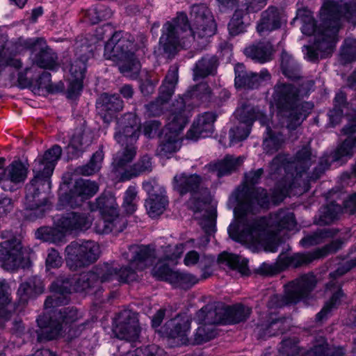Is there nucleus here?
<instances>
[{
  "instance_id": "45",
  "label": "nucleus",
  "mask_w": 356,
  "mask_h": 356,
  "mask_svg": "<svg viewBox=\"0 0 356 356\" xmlns=\"http://www.w3.org/2000/svg\"><path fill=\"white\" fill-rule=\"evenodd\" d=\"M12 309L13 305L10 302L6 286L0 283V325L9 318Z\"/></svg>"
},
{
  "instance_id": "58",
  "label": "nucleus",
  "mask_w": 356,
  "mask_h": 356,
  "mask_svg": "<svg viewBox=\"0 0 356 356\" xmlns=\"http://www.w3.org/2000/svg\"><path fill=\"white\" fill-rule=\"evenodd\" d=\"M258 111L252 108L247 111L244 112L241 115V120L246 126L245 129L243 134H250L253 123L257 121V115Z\"/></svg>"
},
{
  "instance_id": "18",
  "label": "nucleus",
  "mask_w": 356,
  "mask_h": 356,
  "mask_svg": "<svg viewBox=\"0 0 356 356\" xmlns=\"http://www.w3.org/2000/svg\"><path fill=\"white\" fill-rule=\"evenodd\" d=\"M234 86L236 89H255L261 82L270 78L267 69H262L260 72H248L245 65L238 63L234 66Z\"/></svg>"
},
{
  "instance_id": "59",
  "label": "nucleus",
  "mask_w": 356,
  "mask_h": 356,
  "mask_svg": "<svg viewBox=\"0 0 356 356\" xmlns=\"http://www.w3.org/2000/svg\"><path fill=\"white\" fill-rule=\"evenodd\" d=\"M22 62L19 58H15L11 56H6L4 53L3 58L1 59L0 63V76H2L3 72L5 71L7 67H12L16 70H19L22 67Z\"/></svg>"
},
{
  "instance_id": "19",
  "label": "nucleus",
  "mask_w": 356,
  "mask_h": 356,
  "mask_svg": "<svg viewBox=\"0 0 356 356\" xmlns=\"http://www.w3.org/2000/svg\"><path fill=\"white\" fill-rule=\"evenodd\" d=\"M29 165L21 161H14L0 173V186L4 191H13L24 182Z\"/></svg>"
},
{
  "instance_id": "49",
  "label": "nucleus",
  "mask_w": 356,
  "mask_h": 356,
  "mask_svg": "<svg viewBox=\"0 0 356 356\" xmlns=\"http://www.w3.org/2000/svg\"><path fill=\"white\" fill-rule=\"evenodd\" d=\"M124 356H166V355L163 349L155 345H151L129 351Z\"/></svg>"
},
{
  "instance_id": "55",
  "label": "nucleus",
  "mask_w": 356,
  "mask_h": 356,
  "mask_svg": "<svg viewBox=\"0 0 356 356\" xmlns=\"http://www.w3.org/2000/svg\"><path fill=\"white\" fill-rule=\"evenodd\" d=\"M341 19L347 22L356 24V3L346 2L341 5Z\"/></svg>"
},
{
  "instance_id": "27",
  "label": "nucleus",
  "mask_w": 356,
  "mask_h": 356,
  "mask_svg": "<svg viewBox=\"0 0 356 356\" xmlns=\"http://www.w3.org/2000/svg\"><path fill=\"white\" fill-rule=\"evenodd\" d=\"M217 118L216 113L211 111L198 115L186 134H213L214 131L213 124Z\"/></svg>"
},
{
  "instance_id": "62",
  "label": "nucleus",
  "mask_w": 356,
  "mask_h": 356,
  "mask_svg": "<svg viewBox=\"0 0 356 356\" xmlns=\"http://www.w3.org/2000/svg\"><path fill=\"white\" fill-rule=\"evenodd\" d=\"M142 127L143 131L142 134H163L161 127V122L159 120H149L145 121Z\"/></svg>"
},
{
  "instance_id": "40",
  "label": "nucleus",
  "mask_w": 356,
  "mask_h": 356,
  "mask_svg": "<svg viewBox=\"0 0 356 356\" xmlns=\"http://www.w3.org/2000/svg\"><path fill=\"white\" fill-rule=\"evenodd\" d=\"M42 291V282L39 279L34 278L28 282L22 284L17 293L21 300L26 302L29 298L41 293Z\"/></svg>"
},
{
  "instance_id": "54",
  "label": "nucleus",
  "mask_w": 356,
  "mask_h": 356,
  "mask_svg": "<svg viewBox=\"0 0 356 356\" xmlns=\"http://www.w3.org/2000/svg\"><path fill=\"white\" fill-rule=\"evenodd\" d=\"M355 149L356 142L353 141V138H348L338 148L335 157L337 159H341L343 157H350L353 155Z\"/></svg>"
},
{
  "instance_id": "11",
  "label": "nucleus",
  "mask_w": 356,
  "mask_h": 356,
  "mask_svg": "<svg viewBox=\"0 0 356 356\" xmlns=\"http://www.w3.org/2000/svg\"><path fill=\"white\" fill-rule=\"evenodd\" d=\"M67 264L72 268L95 262L99 254V247L94 241L72 243L66 248Z\"/></svg>"
},
{
  "instance_id": "8",
  "label": "nucleus",
  "mask_w": 356,
  "mask_h": 356,
  "mask_svg": "<svg viewBox=\"0 0 356 356\" xmlns=\"http://www.w3.org/2000/svg\"><path fill=\"white\" fill-rule=\"evenodd\" d=\"M78 318V313L76 309H65L63 312L60 311L55 314L54 319L49 321L46 316L38 318V324L40 327L38 330V339L40 340H51L58 337H65L64 333L67 330V339H71L74 334H72V328L70 323Z\"/></svg>"
},
{
  "instance_id": "57",
  "label": "nucleus",
  "mask_w": 356,
  "mask_h": 356,
  "mask_svg": "<svg viewBox=\"0 0 356 356\" xmlns=\"http://www.w3.org/2000/svg\"><path fill=\"white\" fill-rule=\"evenodd\" d=\"M159 83L158 79H152L150 76L142 79L139 81V88L143 96H149L152 95Z\"/></svg>"
},
{
  "instance_id": "37",
  "label": "nucleus",
  "mask_w": 356,
  "mask_h": 356,
  "mask_svg": "<svg viewBox=\"0 0 356 356\" xmlns=\"http://www.w3.org/2000/svg\"><path fill=\"white\" fill-rule=\"evenodd\" d=\"M246 15L243 13L241 10L237 8L234 10L228 24L227 29L229 34L232 36H236L247 31L248 23L245 22Z\"/></svg>"
},
{
  "instance_id": "46",
  "label": "nucleus",
  "mask_w": 356,
  "mask_h": 356,
  "mask_svg": "<svg viewBox=\"0 0 356 356\" xmlns=\"http://www.w3.org/2000/svg\"><path fill=\"white\" fill-rule=\"evenodd\" d=\"M218 261L225 264L231 268L238 270L243 273L245 272L246 261L245 259L241 261L240 258L236 254L227 252L222 253L219 255Z\"/></svg>"
},
{
  "instance_id": "30",
  "label": "nucleus",
  "mask_w": 356,
  "mask_h": 356,
  "mask_svg": "<svg viewBox=\"0 0 356 356\" xmlns=\"http://www.w3.org/2000/svg\"><path fill=\"white\" fill-rule=\"evenodd\" d=\"M159 194H152L146 200L145 207L151 218L160 216L165 211L168 200L165 197V190L163 186H158Z\"/></svg>"
},
{
  "instance_id": "56",
  "label": "nucleus",
  "mask_w": 356,
  "mask_h": 356,
  "mask_svg": "<svg viewBox=\"0 0 356 356\" xmlns=\"http://www.w3.org/2000/svg\"><path fill=\"white\" fill-rule=\"evenodd\" d=\"M175 86L162 83L159 88V96L156 99L161 105L167 104L175 93Z\"/></svg>"
},
{
  "instance_id": "36",
  "label": "nucleus",
  "mask_w": 356,
  "mask_h": 356,
  "mask_svg": "<svg viewBox=\"0 0 356 356\" xmlns=\"http://www.w3.org/2000/svg\"><path fill=\"white\" fill-rule=\"evenodd\" d=\"M245 54L254 62L265 63L271 59L270 48L263 43L253 44L245 49Z\"/></svg>"
},
{
  "instance_id": "22",
  "label": "nucleus",
  "mask_w": 356,
  "mask_h": 356,
  "mask_svg": "<svg viewBox=\"0 0 356 356\" xmlns=\"http://www.w3.org/2000/svg\"><path fill=\"white\" fill-rule=\"evenodd\" d=\"M200 184V178L197 175H186L184 173L177 175L174 177L173 188L181 195L188 192H195L198 188ZM196 194L193 193V197L188 202V206L195 211L200 209L202 204L209 202L210 197L204 201H197L196 202Z\"/></svg>"
},
{
  "instance_id": "29",
  "label": "nucleus",
  "mask_w": 356,
  "mask_h": 356,
  "mask_svg": "<svg viewBox=\"0 0 356 356\" xmlns=\"http://www.w3.org/2000/svg\"><path fill=\"white\" fill-rule=\"evenodd\" d=\"M280 68L282 74L288 79L297 81L301 79V66L295 58L286 51L281 54Z\"/></svg>"
},
{
  "instance_id": "44",
  "label": "nucleus",
  "mask_w": 356,
  "mask_h": 356,
  "mask_svg": "<svg viewBox=\"0 0 356 356\" xmlns=\"http://www.w3.org/2000/svg\"><path fill=\"white\" fill-rule=\"evenodd\" d=\"M172 27L174 31L186 32L191 29V24L189 22L188 16L184 12H179L177 16L174 17L171 22L168 21L163 25V29L165 28L170 29Z\"/></svg>"
},
{
  "instance_id": "14",
  "label": "nucleus",
  "mask_w": 356,
  "mask_h": 356,
  "mask_svg": "<svg viewBox=\"0 0 356 356\" xmlns=\"http://www.w3.org/2000/svg\"><path fill=\"white\" fill-rule=\"evenodd\" d=\"M61 193L59 197V209H64L67 207H75L81 205L84 200L93 196L98 191V186L93 181L86 179L78 180L69 194Z\"/></svg>"
},
{
  "instance_id": "38",
  "label": "nucleus",
  "mask_w": 356,
  "mask_h": 356,
  "mask_svg": "<svg viewBox=\"0 0 356 356\" xmlns=\"http://www.w3.org/2000/svg\"><path fill=\"white\" fill-rule=\"evenodd\" d=\"M168 327L171 337H184L190 330V321L186 316H178L168 323Z\"/></svg>"
},
{
  "instance_id": "60",
  "label": "nucleus",
  "mask_w": 356,
  "mask_h": 356,
  "mask_svg": "<svg viewBox=\"0 0 356 356\" xmlns=\"http://www.w3.org/2000/svg\"><path fill=\"white\" fill-rule=\"evenodd\" d=\"M216 335V333L213 328H207L204 325L200 326L197 328L195 340L197 343H202L211 340Z\"/></svg>"
},
{
  "instance_id": "34",
  "label": "nucleus",
  "mask_w": 356,
  "mask_h": 356,
  "mask_svg": "<svg viewBox=\"0 0 356 356\" xmlns=\"http://www.w3.org/2000/svg\"><path fill=\"white\" fill-rule=\"evenodd\" d=\"M218 64V58L216 56H202L196 63L195 74L201 78L213 75L217 71Z\"/></svg>"
},
{
  "instance_id": "48",
  "label": "nucleus",
  "mask_w": 356,
  "mask_h": 356,
  "mask_svg": "<svg viewBox=\"0 0 356 356\" xmlns=\"http://www.w3.org/2000/svg\"><path fill=\"white\" fill-rule=\"evenodd\" d=\"M268 0H245L237 8L241 10L243 13L248 16L252 13H256L261 10L267 4Z\"/></svg>"
},
{
  "instance_id": "4",
  "label": "nucleus",
  "mask_w": 356,
  "mask_h": 356,
  "mask_svg": "<svg viewBox=\"0 0 356 356\" xmlns=\"http://www.w3.org/2000/svg\"><path fill=\"white\" fill-rule=\"evenodd\" d=\"M121 31H115L105 43L104 56L106 60L117 62L122 74L138 73L141 65L136 52L138 49L134 38L129 39Z\"/></svg>"
},
{
  "instance_id": "7",
  "label": "nucleus",
  "mask_w": 356,
  "mask_h": 356,
  "mask_svg": "<svg viewBox=\"0 0 356 356\" xmlns=\"http://www.w3.org/2000/svg\"><path fill=\"white\" fill-rule=\"evenodd\" d=\"M165 252L166 255L164 259L159 261L153 268L152 274L154 277L183 288L190 287L198 282V279L195 276L172 270L165 264L167 261L172 265L177 264V260L180 258L184 252L183 245L168 246Z\"/></svg>"
},
{
  "instance_id": "50",
  "label": "nucleus",
  "mask_w": 356,
  "mask_h": 356,
  "mask_svg": "<svg viewBox=\"0 0 356 356\" xmlns=\"http://www.w3.org/2000/svg\"><path fill=\"white\" fill-rule=\"evenodd\" d=\"M83 89V79L71 78L67 86L66 97L69 99H78Z\"/></svg>"
},
{
  "instance_id": "43",
  "label": "nucleus",
  "mask_w": 356,
  "mask_h": 356,
  "mask_svg": "<svg viewBox=\"0 0 356 356\" xmlns=\"http://www.w3.org/2000/svg\"><path fill=\"white\" fill-rule=\"evenodd\" d=\"M136 254L131 262V267L138 270L144 269L149 264H152L153 257L152 250L147 247H141L134 251Z\"/></svg>"
},
{
  "instance_id": "9",
  "label": "nucleus",
  "mask_w": 356,
  "mask_h": 356,
  "mask_svg": "<svg viewBox=\"0 0 356 356\" xmlns=\"http://www.w3.org/2000/svg\"><path fill=\"white\" fill-rule=\"evenodd\" d=\"M250 314V309L243 305L218 310L209 309L207 307L200 309L197 316L199 323L226 324L235 323L245 320Z\"/></svg>"
},
{
  "instance_id": "1",
  "label": "nucleus",
  "mask_w": 356,
  "mask_h": 356,
  "mask_svg": "<svg viewBox=\"0 0 356 356\" xmlns=\"http://www.w3.org/2000/svg\"><path fill=\"white\" fill-rule=\"evenodd\" d=\"M269 202L264 189L257 188L252 191L234 209V221L228 227L229 236L250 248L275 252L280 243L277 232L281 228L293 229L296 221L293 213L289 211H281L268 219L251 221L249 214L259 207H266Z\"/></svg>"
},
{
  "instance_id": "61",
  "label": "nucleus",
  "mask_w": 356,
  "mask_h": 356,
  "mask_svg": "<svg viewBox=\"0 0 356 356\" xmlns=\"http://www.w3.org/2000/svg\"><path fill=\"white\" fill-rule=\"evenodd\" d=\"M245 135H216L215 139L225 147H230L234 145L236 140H245Z\"/></svg>"
},
{
  "instance_id": "41",
  "label": "nucleus",
  "mask_w": 356,
  "mask_h": 356,
  "mask_svg": "<svg viewBox=\"0 0 356 356\" xmlns=\"http://www.w3.org/2000/svg\"><path fill=\"white\" fill-rule=\"evenodd\" d=\"M336 42L337 40L332 38L330 42L331 43L323 42L320 46H317L314 41L312 45L305 46L307 49V60L312 63H318L319 60V52H325L327 51L329 54H330L335 47Z\"/></svg>"
},
{
  "instance_id": "26",
  "label": "nucleus",
  "mask_w": 356,
  "mask_h": 356,
  "mask_svg": "<svg viewBox=\"0 0 356 356\" xmlns=\"http://www.w3.org/2000/svg\"><path fill=\"white\" fill-rule=\"evenodd\" d=\"M282 26L281 13L277 7L270 6L263 11L257 25V31L261 34L278 30Z\"/></svg>"
},
{
  "instance_id": "63",
  "label": "nucleus",
  "mask_w": 356,
  "mask_h": 356,
  "mask_svg": "<svg viewBox=\"0 0 356 356\" xmlns=\"http://www.w3.org/2000/svg\"><path fill=\"white\" fill-rule=\"evenodd\" d=\"M349 103L346 92L340 90L336 92L333 99V108L341 109L343 111L348 107Z\"/></svg>"
},
{
  "instance_id": "16",
  "label": "nucleus",
  "mask_w": 356,
  "mask_h": 356,
  "mask_svg": "<svg viewBox=\"0 0 356 356\" xmlns=\"http://www.w3.org/2000/svg\"><path fill=\"white\" fill-rule=\"evenodd\" d=\"M341 5L333 0L325 1L320 9L321 27L325 29L336 40L341 26Z\"/></svg>"
},
{
  "instance_id": "17",
  "label": "nucleus",
  "mask_w": 356,
  "mask_h": 356,
  "mask_svg": "<svg viewBox=\"0 0 356 356\" xmlns=\"http://www.w3.org/2000/svg\"><path fill=\"white\" fill-rule=\"evenodd\" d=\"M140 328L137 314L130 310L122 312L115 321L113 333L116 337L127 341L136 340Z\"/></svg>"
},
{
  "instance_id": "52",
  "label": "nucleus",
  "mask_w": 356,
  "mask_h": 356,
  "mask_svg": "<svg viewBox=\"0 0 356 356\" xmlns=\"http://www.w3.org/2000/svg\"><path fill=\"white\" fill-rule=\"evenodd\" d=\"M343 296L341 290H338L337 292L332 297L331 300L325 304L321 311L317 314V319L319 321L323 320L327 315L334 308H337L340 305V298Z\"/></svg>"
},
{
  "instance_id": "3",
  "label": "nucleus",
  "mask_w": 356,
  "mask_h": 356,
  "mask_svg": "<svg viewBox=\"0 0 356 356\" xmlns=\"http://www.w3.org/2000/svg\"><path fill=\"white\" fill-rule=\"evenodd\" d=\"M61 155V149L54 146L43 155L38 156L33 163V177L26 186V200L31 209L41 205L40 199L44 200L51 188V177L56 162Z\"/></svg>"
},
{
  "instance_id": "24",
  "label": "nucleus",
  "mask_w": 356,
  "mask_h": 356,
  "mask_svg": "<svg viewBox=\"0 0 356 356\" xmlns=\"http://www.w3.org/2000/svg\"><path fill=\"white\" fill-rule=\"evenodd\" d=\"M316 279L313 275H306L286 286V294L289 302H296L314 287Z\"/></svg>"
},
{
  "instance_id": "39",
  "label": "nucleus",
  "mask_w": 356,
  "mask_h": 356,
  "mask_svg": "<svg viewBox=\"0 0 356 356\" xmlns=\"http://www.w3.org/2000/svg\"><path fill=\"white\" fill-rule=\"evenodd\" d=\"M113 12L108 6L103 3H98L87 11V16L92 24H97L102 21L110 19Z\"/></svg>"
},
{
  "instance_id": "32",
  "label": "nucleus",
  "mask_w": 356,
  "mask_h": 356,
  "mask_svg": "<svg viewBox=\"0 0 356 356\" xmlns=\"http://www.w3.org/2000/svg\"><path fill=\"white\" fill-rule=\"evenodd\" d=\"M119 129L114 134H141L142 124L140 118L135 113H127L117 120Z\"/></svg>"
},
{
  "instance_id": "5",
  "label": "nucleus",
  "mask_w": 356,
  "mask_h": 356,
  "mask_svg": "<svg viewBox=\"0 0 356 356\" xmlns=\"http://www.w3.org/2000/svg\"><path fill=\"white\" fill-rule=\"evenodd\" d=\"M200 87L194 86L178 99H175L169 109L168 122L165 125L168 134H182L189 122L192 112L199 106Z\"/></svg>"
},
{
  "instance_id": "33",
  "label": "nucleus",
  "mask_w": 356,
  "mask_h": 356,
  "mask_svg": "<svg viewBox=\"0 0 356 356\" xmlns=\"http://www.w3.org/2000/svg\"><path fill=\"white\" fill-rule=\"evenodd\" d=\"M243 158L241 156H226L223 160L210 163L207 168L210 171L216 173L217 177H221L239 166L243 162Z\"/></svg>"
},
{
  "instance_id": "25",
  "label": "nucleus",
  "mask_w": 356,
  "mask_h": 356,
  "mask_svg": "<svg viewBox=\"0 0 356 356\" xmlns=\"http://www.w3.org/2000/svg\"><path fill=\"white\" fill-rule=\"evenodd\" d=\"M160 145L157 149V154L161 158H170L173 153L178 151L184 138L179 135H160ZM200 138V135H186L185 139L188 141H197Z\"/></svg>"
},
{
  "instance_id": "21",
  "label": "nucleus",
  "mask_w": 356,
  "mask_h": 356,
  "mask_svg": "<svg viewBox=\"0 0 356 356\" xmlns=\"http://www.w3.org/2000/svg\"><path fill=\"white\" fill-rule=\"evenodd\" d=\"M96 108L103 122L109 124L124 108V102L120 95L104 92L97 99Z\"/></svg>"
},
{
  "instance_id": "28",
  "label": "nucleus",
  "mask_w": 356,
  "mask_h": 356,
  "mask_svg": "<svg viewBox=\"0 0 356 356\" xmlns=\"http://www.w3.org/2000/svg\"><path fill=\"white\" fill-rule=\"evenodd\" d=\"M159 44L162 47L163 53L168 57H174L179 51V35L177 31L170 29L162 28V35L159 38Z\"/></svg>"
},
{
  "instance_id": "53",
  "label": "nucleus",
  "mask_w": 356,
  "mask_h": 356,
  "mask_svg": "<svg viewBox=\"0 0 356 356\" xmlns=\"http://www.w3.org/2000/svg\"><path fill=\"white\" fill-rule=\"evenodd\" d=\"M103 160V152L102 151L96 152L88 165L84 166L81 172L85 175H91L93 173L96 172L100 169L101 163Z\"/></svg>"
},
{
  "instance_id": "47",
  "label": "nucleus",
  "mask_w": 356,
  "mask_h": 356,
  "mask_svg": "<svg viewBox=\"0 0 356 356\" xmlns=\"http://www.w3.org/2000/svg\"><path fill=\"white\" fill-rule=\"evenodd\" d=\"M341 58L346 63L356 60V40L346 39L341 49Z\"/></svg>"
},
{
  "instance_id": "23",
  "label": "nucleus",
  "mask_w": 356,
  "mask_h": 356,
  "mask_svg": "<svg viewBox=\"0 0 356 356\" xmlns=\"http://www.w3.org/2000/svg\"><path fill=\"white\" fill-rule=\"evenodd\" d=\"M191 17L200 30L198 34L200 38H209L216 34L217 24L209 10L203 4H195L191 7Z\"/></svg>"
},
{
  "instance_id": "6",
  "label": "nucleus",
  "mask_w": 356,
  "mask_h": 356,
  "mask_svg": "<svg viewBox=\"0 0 356 356\" xmlns=\"http://www.w3.org/2000/svg\"><path fill=\"white\" fill-rule=\"evenodd\" d=\"M92 223V218L85 213H67L62 218L54 220V227H41L35 232L38 238L45 241L58 242L65 234L72 230H86Z\"/></svg>"
},
{
  "instance_id": "35",
  "label": "nucleus",
  "mask_w": 356,
  "mask_h": 356,
  "mask_svg": "<svg viewBox=\"0 0 356 356\" xmlns=\"http://www.w3.org/2000/svg\"><path fill=\"white\" fill-rule=\"evenodd\" d=\"M94 56L92 49L81 54L77 58L72 62L70 68L71 78L85 79L89 60Z\"/></svg>"
},
{
  "instance_id": "10",
  "label": "nucleus",
  "mask_w": 356,
  "mask_h": 356,
  "mask_svg": "<svg viewBox=\"0 0 356 356\" xmlns=\"http://www.w3.org/2000/svg\"><path fill=\"white\" fill-rule=\"evenodd\" d=\"M96 203V209L100 211L102 215L101 218L97 220L95 224L96 232L107 234L114 230L122 231L121 226L118 227L120 218L115 199L111 195L101 197L97 199Z\"/></svg>"
},
{
  "instance_id": "2",
  "label": "nucleus",
  "mask_w": 356,
  "mask_h": 356,
  "mask_svg": "<svg viewBox=\"0 0 356 356\" xmlns=\"http://www.w3.org/2000/svg\"><path fill=\"white\" fill-rule=\"evenodd\" d=\"M136 279L135 273L127 268L118 270L113 265L104 264L97 268L95 271L81 275V279L78 280L74 285L69 280H57L52 284L51 289L55 293L53 297L48 298L44 306L46 308L64 304L65 300H60L59 295L65 296L72 291H81L95 284L108 282L116 280L118 282H130ZM65 299V296L64 297Z\"/></svg>"
},
{
  "instance_id": "64",
  "label": "nucleus",
  "mask_w": 356,
  "mask_h": 356,
  "mask_svg": "<svg viewBox=\"0 0 356 356\" xmlns=\"http://www.w3.org/2000/svg\"><path fill=\"white\" fill-rule=\"evenodd\" d=\"M62 264L61 257L55 250H49L46 259V266L48 270L59 267Z\"/></svg>"
},
{
  "instance_id": "31",
  "label": "nucleus",
  "mask_w": 356,
  "mask_h": 356,
  "mask_svg": "<svg viewBox=\"0 0 356 356\" xmlns=\"http://www.w3.org/2000/svg\"><path fill=\"white\" fill-rule=\"evenodd\" d=\"M57 54L49 46L41 48L35 55L33 62L40 68L56 71L58 68Z\"/></svg>"
},
{
  "instance_id": "15",
  "label": "nucleus",
  "mask_w": 356,
  "mask_h": 356,
  "mask_svg": "<svg viewBox=\"0 0 356 356\" xmlns=\"http://www.w3.org/2000/svg\"><path fill=\"white\" fill-rule=\"evenodd\" d=\"M26 257L27 251L23 250L19 238L4 241L0 245V261L7 270L24 267L23 261Z\"/></svg>"
},
{
  "instance_id": "42",
  "label": "nucleus",
  "mask_w": 356,
  "mask_h": 356,
  "mask_svg": "<svg viewBox=\"0 0 356 356\" xmlns=\"http://www.w3.org/2000/svg\"><path fill=\"white\" fill-rule=\"evenodd\" d=\"M151 170V159L147 156H145L134 166L129 167V170H126L122 174V181L129 180L143 172H149Z\"/></svg>"
},
{
  "instance_id": "12",
  "label": "nucleus",
  "mask_w": 356,
  "mask_h": 356,
  "mask_svg": "<svg viewBox=\"0 0 356 356\" xmlns=\"http://www.w3.org/2000/svg\"><path fill=\"white\" fill-rule=\"evenodd\" d=\"M115 139L121 143L120 149L114 155L113 161V173L116 178L122 181V174L129 170L127 165L136 156V149L134 143L137 140L136 135H115Z\"/></svg>"
},
{
  "instance_id": "20",
  "label": "nucleus",
  "mask_w": 356,
  "mask_h": 356,
  "mask_svg": "<svg viewBox=\"0 0 356 356\" xmlns=\"http://www.w3.org/2000/svg\"><path fill=\"white\" fill-rule=\"evenodd\" d=\"M296 16L302 22V33L307 36L314 35L315 44L317 46H320L323 42L331 43L332 37L330 35L325 29L321 27V22L318 24L309 10L298 9Z\"/></svg>"
},
{
  "instance_id": "51",
  "label": "nucleus",
  "mask_w": 356,
  "mask_h": 356,
  "mask_svg": "<svg viewBox=\"0 0 356 356\" xmlns=\"http://www.w3.org/2000/svg\"><path fill=\"white\" fill-rule=\"evenodd\" d=\"M137 192L135 187L130 186L125 192L123 207L127 213H133L137 208Z\"/></svg>"
},
{
  "instance_id": "13",
  "label": "nucleus",
  "mask_w": 356,
  "mask_h": 356,
  "mask_svg": "<svg viewBox=\"0 0 356 356\" xmlns=\"http://www.w3.org/2000/svg\"><path fill=\"white\" fill-rule=\"evenodd\" d=\"M273 98L279 113L293 111L298 107L300 91L291 83L278 82L274 86Z\"/></svg>"
}]
</instances>
